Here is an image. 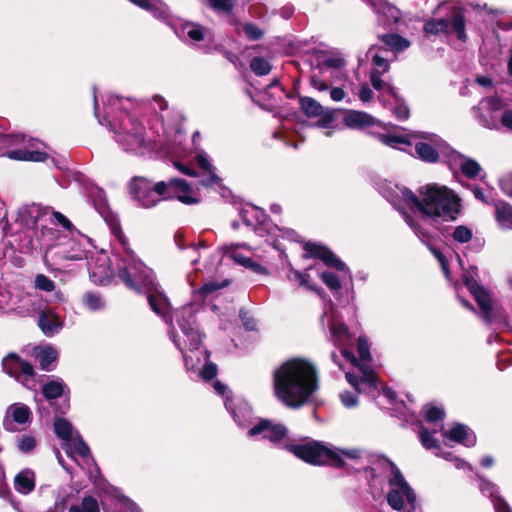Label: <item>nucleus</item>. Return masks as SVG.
I'll return each mask as SVG.
<instances>
[{
  "instance_id": "obj_1",
  "label": "nucleus",
  "mask_w": 512,
  "mask_h": 512,
  "mask_svg": "<svg viewBox=\"0 0 512 512\" xmlns=\"http://www.w3.org/2000/svg\"><path fill=\"white\" fill-rule=\"evenodd\" d=\"M110 229L118 246L114 248V265H116L118 277L125 285L138 293L147 294L148 303L154 313L161 316L167 323H171L170 303L166 295L159 290L155 282L152 270L139 260L128 247V241L124 236L117 220L111 219Z\"/></svg>"
},
{
  "instance_id": "obj_2",
  "label": "nucleus",
  "mask_w": 512,
  "mask_h": 512,
  "mask_svg": "<svg viewBox=\"0 0 512 512\" xmlns=\"http://www.w3.org/2000/svg\"><path fill=\"white\" fill-rule=\"evenodd\" d=\"M94 115L101 125L109 126L114 140L126 153L144 154L151 148V141L137 116L131 112L134 102L108 95L104 100L105 115L100 118L96 89L93 90Z\"/></svg>"
},
{
  "instance_id": "obj_3",
  "label": "nucleus",
  "mask_w": 512,
  "mask_h": 512,
  "mask_svg": "<svg viewBox=\"0 0 512 512\" xmlns=\"http://www.w3.org/2000/svg\"><path fill=\"white\" fill-rule=\"evenodd\" d=\"M329 330L334 344L341 349L343 357L359 366L361 376L346 372V379L354 387L357 393L367 394L377 405L382 408L394 410L398 415L406 418V421H413L416 418L414 411L408 407L403 400H397L396 394L389 388L380 390L376 376L365 364L360 365L353 352L346 349L351 343V334L347 326L338 321L334 314L329 319Z\"/></svg>"
},
{
  "instance_id": "obj_4",
  "label": "nucleus",
  "mask_w": 512,
  "mask_h": 512,
  "mask_svg": "<svg viewBox=\"0 0 512 512\" xmlns=\"http://www.w3.org/2000/svg\"><path fill=\"white\" fill-rule=\"evenodd\" d=\"M273 387L279 401L289 408L298 409L319 388L317 369L305 359H290L274 371Z\"/></svg>"
},
{
  "instance_id": "obj_5",
  "label": "nucleus",
  "mask_w": 512,
  "mask_h": 512,
  "mask_svg": "<svg viewBox=\"0 0 512 512\" xmlns=\"http://www.w3.org/2000/svg\"><path fill=\"white\" fill-rule=\"evenodd\" d=\"M195 314L196 307L193 304L183 306L174 314L185 337L184 342L189 347L188 352H185L173 330L169 331V336L175 346L182 352L186 369L197 372L203 380L209 381L217 375V366L209 362V352L202 346V334L197 327Z\"/></svg>"
},
{
  "instance_id": "obj_6",
  "label": "nucleus",
  "mask_w": 512,
  "mask_h": 512,
  "mask_svg": "<svg viewBox=\"0 0 512 512\" xmlns=\"http://www.w3.org/2000/svg\"><path fill=\"white\" fill-rule=\"evenodd\" d=\"M51 215L65 232L60 234L54 228L42 225L39 241L45 248V258L54 262L88 258L93 248L91 239L75 229L71 221L62 213L52 212Z\"/></svg>"
},
{
  "instance_id": "obj_7",
  "label": "nucleus",
  "mask_w": 512,
  "mask_h": 512,
  "mask_svg": "<svg viewBox=\"0 0 512 512\" xmlns=\"http://www.w3.org/2000/svg\"><path fill=\"white\" fill-rule=\"evenodd\" d=\"M372 490L384 491L387 484L386 500L396 511H403L419 503L414 489L406 481L404 475L394 462L383 455L372 458L371 466L366 470Z\"/></svg>"
},
{
  "instance_id": "obj_8",
  "label": "nucleus",
  "mask_w": 512,
  "mask_h": 512,
  "mask_svg": "<svg viewBox=\"0 0 512 512\" xmlns=\"http://www.w3.org/2000/svg\"><path fill=\"white\" fill-rule=\"evenodd\" d=\"M129 189L133 199L144 208L153 207L162 199L176 198L187 205L197 204L200 201L198 194L188 182L178 178L153 184L146 178L135 177Z\"/></svg>"
},
{
  "instance_id": "obj_9",
  "label": "nucleus",
  "mask_w": 512,
  "mask_h": 512,
  "mask_svg": "<svg viewBox=\"0 0 512 512\" xmlns=\"http://www.w3.org/2000/svg\"><path fill=\"white\" fill-rule=\"evenodd\" d=\"M396 195L403 199L409 209L424 221L437 224L448 216V188L438 184H427L418 190V195L405 187L396 186Z\"/></svg>"
},
{
  "instance_id": "obj_10",
  "label": "nucleus",
  "mask_w": 512,
  "mask_h": 512,
  "mask_svg": "<svg viewBox=\"0 0 512 512\" xmlns=\"http://www.w3.org/2000/svg\"><path fill=\"white\" fill-rule=\"evenodd\" d=\"M422 413L428 426L421 421L418 423V435L421 444L436 456L447 459L444 448L448 445V432L444 430L442 424L445 411L432 405H426L423 407Z\"/></svg>"
},
{
  "instance_id": "obj_11",
  "label": "nucleus",
  "mask_w": 512,
  "mask_h": 512,
  "mask_svg": "<svg viewBox=\"0 0 512 512\" xmlns=\"http://www.w3.org/2000/svg\"><path fill=\"white\" fill-rule=\"evenodd\" d=\"M45 144L38 139L28 138L24 134L0 133V150L2 155L12 160L44 162L48 155L44 151Z\"/></svg>"
},
{
  "instance_id": "obj_12",
  "label": "nucleus",
  "mask_w": 512,
  "mask_h": 512,
  "mask_svg": "<svg viewBox=\"0 0 512 512\" xmlns=\"http://www.w3.org/2000/svg\"><path fill=\"white\" fill-rule=\"evenodd\" d=\"M54 431L57 437L63 440L64 449L69 457L73 459L80 457L83 459L85 465L88 466L89 478L92 480L99 473V468L91 455L88 445L83 441L80 434L68 420L61 417L54 420Z\"/></svg>"
},
{
  "instance_id": "obj_13",
  "label": "nucleus",
  "mask_w": 512,
  "mask_h": 512,
  "mask_svg": "<svg viewBox=\"0 0 512 512\" xmlns=\"http://www.w3.org/2000/svg\"><path fill=\"white\" fill-rule=\"evenodd\" d=\"M287 449L296 457L313 465L332 464L342 466L343 464L337 451L318 441L307 440L299 444H290Z\"/></svg>"
},
{
  "instance_id": "obj_14",
  "label": "nucleus",
  "mask_w": 512,
  "mask_h": 512,
  "mask_svg": "<svg viewBox=\"0 0 512 512\" xmlns=\"http://www.w3.org/2000/svg\"><path fill=\"white\" fill-rule=\"evenodd\" d=\"M30 408L20 402L11 404L3 418V428L8 432H16L25 428L31 422Z\"/></svg>"
},
{
  "instance_id": "obj_15",
  "label": "nucleus",
  "mask_w": 512,
  "mask_h": 512,
  "mask_svg": "<svg viewBox=\"0 0 512 512\" xmlns=\"http://www.w3.org/2000/svg\"><path fill=\"white\" fill-rule=\"evenodd\" d=\"M465 285L481 310L483 319L488 323L493 322L496 318V314L494 313L493 300L489 291L474 279L467 278Z\"/></svg>"
},
{
  "instance_id": "obj_16",
  "label": "nucleus",
  "mask_w": 512,
  "mask_h": 512,
  "mask_svg": "<svg viewBox=\"0 0 512 512\" xmlns=\"http://www.w3.org/2000/svg\"><path fill=\"white\" fill-rule=\"evenodd\" d=\"M287 428L279 423H274L267 419H261L251 427L247 435L250 438L267 439L273 444H278L282 439L287 436Z\"/></svg>"
},
{
  "instance_id": "obj_17",
  "label": "nucleus",
  "mask_w": 512,
  "mask_h": 512,
  "mask_svg": "<svg viewBox=\"0 0 512 512\" xmlns=\"http://www.w3.org/2000/svg\"><path fill=\"white\" fill-rule=\"evenodd\" d=\"M3 370L11 377L22 383L33 380V366L25 360H22L16 354H9L2 360Z\"/></svg>"
},
{
  "instance_id": "obj_18",
  "label": "nucleus",
  "mask_w": 512,
  "mask_h": 512,
  "mask_svg": "<svg viewBox=\"0 0 512 512\" xmlns=\"http://www.w3.org/2000/svg\"><path fill=\"white\" fill-rule=\"evenodd\" d=\"M48 207H43L39 204L32 203L21 207L18 211V221L21 225L29 229L36 228L39 221H43L46 217L49 218L51 223L56 224L55 218L51 215Z\"/></svg>"
},
{
  "instance_id": "obj_19",
  "label": "nucleus",
  "mask_w": 512,
  "mask_h": 512,
  "mask_svg": "<svg viewBox=\"0 0 512 512\" xmlns=\"http://www.w3.org/2000/svg\"><path fill=\"white\" fill-rule=\"evenodd\" d=\"M304 249L309 257L322 260L327 266L333 267L339 271L346 270V264L336 257L328 248L316 243L308 242Z\"/></svg>"
},
{
  "instance_id": "obj_20",
  "label": "nucleus",
  "mask_w": 512,
  "mask_h": 512,
  "mask_svg": "<svg viewBox=\"0 0 512 512\" xmlns=\"http://www.w3.org/2000/svg\"><path fill=\"white\" fill-rule=\"evenodd\" d=\"M466 9L462 6L450 8V34H455L457 40L465 43L468 39L466 34Z\"/></svg>"
},
{
  "instance_id": "obj_21",
  "label": "nucleus",
  "mask_w": 512,
  "mask_h": 512,
  "mask_svg": "<svg viewBox=\"0 0 512 512\" xmlns=\"http://www.w3.org/2000/svg\"><path fill=\"white\" fill-rule=\"evenodd\" d=\"M108 257L102 254L96 261L94 266L90 265V278L94 283L107 285L113 276V270L108 265Z\"/></svg>"
},
{
  "instance_id": "obj_22",
  "label": "nucleus",
  "mask_w": 512,
  "mask_h": 512,
  "mask_svg": "<svg viewBox=\"0 0 512 512\" xmlns=\"http://www.w3.org/2000/svg\"><path fill=\"white\" fill-rule=\"evenodd\" d=\"M450 441L470 448L476 445L477 437L467 425L457 422L450 427Z\"/></svg>"
},
{
  "instance_id": "obj_23",
  "label": "nucleus",
  "mask_w": 512,
  "mask_h": 512,
  "mask_svg": "<svg viewBox=\"0 0 512 512\" xmlns=\"http://www.w3.org/2000/svg\"><path fill=\"white\" fill-rule=\"evenodd\" d=\"M38 326L46 336L51 337L61 330L63 322L52 310H48L40 313Z\"/></svg>"
},
{
  "instance_id": "obj_24",
  "label": "nucleus",
  "mask_w": 512,
  "mask_h": 512,
  "mask_svg": "<svg viewBox=\"0 0 512 512\" xmlns=\"http://www.w3.org/2000/svg\"><path fill=\"white\" fill-rule=\"evenodd\" d=\"M494 207V218L497 224L502 229L512 228V205L501 199H496L492 202Z\"/></svg>"
},
{
  "instance_id": "obj_25",
  "label": "nucleus",
  "mask_w": 512,
  "mask_h": 512,
  "mask_svg": "<svg viewBox=\"0 0 512 512\" xmlns=\"http://www.w3.org/2000/svg\"><path fill=\"white\" fill-rule=\"evenodd\" d=\"M414 138H425V136L420 132L404 135L380 134L378 136V139L382 144L396 149H404L406 146H411L412 139Z\"/></svg>"
},
{
  "instance_id": "obj_26",
  "label": "nucleus",
  "mask_w": 512,
  "mask_h": 512,
  "mask_svg": "<svg viewBox=\"0 0 512 512\" xmlns=\"http://www.w3.org/2000/svg\"><path fill=\"white\" fill-rule=\"evenodd\" d=\"M343 122L349 128L362 129L374 125L375 119L366 112L349 110L345 113Z\"/></svg>"
},
{
  "instance_id": "obj_27",
  "label": "nucleus",
  "mask_w": 512,
  "mask_h": 512,
  "mask_svg": "<svg viewBox=\"0 0 512 512\" xmlns=\"http://www.w3.org/2000/svg\"><path fill=\"white\" fill-rule=\"evenodd\" d=\"M423 30L428 37H446L448 35V13L426 21Z\"/></svg>"
},
{
  "instance_id": "obj_28",
  "label": "nucleus",
  "mask_w": 512,
  "mask_h": 512,
  "mask_svg": "<svg viewBox=\"0 0 512 512\" xmlns=\"http://www.w3.org/2000/svg\"><path fill=\"white\" fill-rule=\"evenodd\" d=\"M240 217L247 226L254 227L258 231V226L264 223L266 214L264 210L254 205H246L241 208Z\"/></svg>"
},
{
  "instance_id": "obj_29",
  "label": "nucleus",
  "mask_w": 512,
  "mask_h": 512,
  "mask_svg": "<svg viewBox=\"0 0 512 512\" xmlns=\"http://www.w3.org/2000/svg\"><path fill=\"white\" fill-rule=\"evenodd\" d=\"M387 50L377 46H371L367 52V57L370 58L373 70L371 72H377L384 74L389 70L390 64L387 59Z\"/></svg>"
},
{
  "instance_id": "obj_30",
  "label": "nucleus",
  "mask_w": 512,
  "mask_h": 512,
  "mask_svg": "<svg viewBox=\"0 0 512 512\" xmlns=\"http://www.w3.org/2000/svg\"><path fill=\"white\" fill-rule=\"evenodd\" d=\"M14 487L17 492L27 495L35 488V473L26 468L21 470L14 478Z\"/></svg>"
},
{
  "instance_id": "obj_31",
  "label": "nucleus",
  "mask_w": 512,
  "mask_h": 512,
  "mask_svg": "<svg viewBox=\"0 0 512 512\" xmlns=\"http://www.w3.org/2000/svg\"><path fill=\"white\" fill-rule=\"evenodd\" d=\"M379 39L387 47V51L390 50L394 53H400L410 47V41L399 34L387 33L379 36Z\"/></svg>"
},
{
  "instance_id": "obj_32",
  "label": "nucleus",
  "mask_w": 512,
  "mask_h": 512,
  "mask_svg": "<svg viewBox=\"0 0 512 512\" xmlns=\"http://www.w3.org/2000/svg\"><path fill=\"white\" fill-rule=\"evenodd\" d=\"M138 7L147 10L155 18L164 20L168 16L167 8L160 0H129Z\"/></svg>"
},
{
  "instance_id": "obj_33",
  "label": "nucleus",
  "mask_w": 512,
  "mask_h": 512,
  "mask_svg": "<svg viewBox=\"0 0 512 512\" xmlns=\"http://www.w3.org/2000/svg\"><path fill=\"white\" fill-rule=\"evenodd\" d=\"M69 391L67 385L60 378L48 381L42 386V394L47 400H53L61 397Z\"/></svg>"
},
{
  "instance_id": "obj_34",
  "label": "nucleus",
  "mask_w": 512,
  "mask_h": 512,
  "mask_svg": "<svg viewBox=\"0 0 512 512\" xmlns=\"http://www.w3.org/2000/svg\"><path fill=\"white\" fill-rule=\"evenodd\" d=\"M181 31L183 36H187L194 42H199L210 35V31L208 29L193 22L183 24Z\"/></svg>"
},
{
  "instance_id": "obj_35",
  "label": "nucleus",
  "mask_w": 512,
  "mask_h": 512,
  "mask_svg": "<svg viewBox=\"0 0 512 512\" xmlns=\"http://www.w3.org/2000/svg\"><path fill=\"white\" fill-rule=\"evenodd\" d=\"M37 357L39 358L41 368L46 371H51L52 364L58 358V353L57 350L52 346H47L41 349Z\"/></svg>"
},
{
  "instance_id": "obj_36",
  "label": "nucleus",
  "mask_w": 512,
  "mask_h": 512,
  "mask_svg": "<svg viewBox=\"0 0 512 512\" xmlns=\"http://www.w3.org/2000/svg\"><path fill=\"white\" fill-rule=\"evenodd\" d=\"M300 107L308 117H317L324 111L322 105L311 97L300 98Z\"/></svg>"
},
{
  "instance_id": "obj_37",
  "label": "nucleus",
  "mask_w": 512,
  "mask_h": 512,
  "mask_svg": "<svg viewBox=\"0 0 512 512\" xmlns=\"http://www.w3.org/2000/svg\"><path fill=\"white\" fill-rule=\"evenodd\" d=\"M415 151L418 157L426 162H436L438 160V152L430 145L424 142L415 144Z\"/></svg>"
},
{
  "instance_id": "obj_38",
  "label": "nucleus",
  "mask_w": 512,
  "mask_h": 512,
  "mask_svg": "<svg viewBox=\"0 0 512 512\" xmlns=\"http://www.w3.org/2000/svg\"><path fill=\"white\" fill-rule=\"evenodd\" d=\"M68 512H99V504L94 497L86 496L80 504L70 506Z\"/></svg>"
},
{
  "instance_id": "obj_39",
  "label": "nucleus",
  "mask_w": 512,
  "mask_h": 512,
  "mask_svg": "<svg viewBox=\"0 0 512 512\" xmlns=\"http://www.w3.org/2000/svg\"><path fill=\"white\" fill-rule=\"evenodd\" d=\"M460 170L468 179H475L481 171V166L476 160L465 157L460 165Z\"/></svg>"
},
{
  "instance_id": "obj_40",
  "label": "nucleus",
  "mask_w": 512,
  "mask_h": 512,
  "mask_svg": "<svg viewBox=\"0 0 512 512\" xmlns=\"http://www.w3.org/2000/svg\"><path fill=\"white\" fill-rule=\"evenodd\" d=\"M250 68L256 75L264 76L269 74L272 66L267 59L263 57H254L251 60Z\"/></svg>"
},
{
  "instance_id": "obj_41",
  "label": "nucleus",
  "mask_w": 512,
  "mask_h": 512,
  "mask_svg": "<svg viewBox=\"0 0 512 512\" xmlns=\"http://www.w3.org/2000/svg\"><path fill=\"white\" fill-rule=\"evenodd\" d=\"M36 446L37 440L35 439V437L31 435L23 434L19 436L17 439V448L22 453L28 454L32 452L36 448Z\"/></svg>"
},
{
  "instance_id": "obj_42",
  "label": "nucleus",
  "mask_w": 512,
  "mask_h": 512,
  "mask_svg": "<svg viewBox=\"0 0 512 512\" xmlns=\"http://www.w3.org/2000/svg\"><path fill=\"white\" fill-rule=\"evenodd\" d=\"M451 236L456 242L463 244L471 241L473 232L469 227L465 225H459L455 228Z\"/></svg>"
},
{
  "instance_id": "obj_43",
  "label": "nucleus",
  "mask_w": 512,
  "mask_h": 512,
  "mask_svg": "<svg viewBox=\"0 0 512 512\" xmlns=\"http://www.w3.org/2000/svg\"><path fill=\"white\" fill-rule=\"evenodd\" d=\"M84 304L89 310L96 311L104 307V302L100 295L88 292L83 297Z\"/></svg>"
},
{
  "instance_id": "obj_44",
  "label": "nucleus",
  "mask_w": 512,
  "mask_h": 512,
  "mask_svg": "<svg viewBox=\"0 0 512 512\" xmlns=\"http://www.w3.org/2000/svg\"><path fill=\"white\" fill-rule=\"evenodd\" d=\"M381 75L380 73H377V72H371V75H370V80H371V84L372 86L374 87V89L380 91L384 88L387 89V91L393 96V97H396V91H395V88L390 85V84H386L382 79H381Z\"/></svg>"
},
{
  "instance_id": "obj_45",
  "label": "nucleus",
  "mask_w": 512,
  "mask_h": 512,
  "mask_svg": "<svg viewBox=\"0 0 512 512\" xmlns=\"http://www.w3.org/2000/svg\"><path fill=\"white\" fill-rule=\"evenodd\" d=\"M239 245L232 244L227 248V253L229 256L238 264L248 267L249 264H252V259L250 257L242 255L237 248Z\"/></svg>"
},
{
  "instance_id": "obj_46",
  "label": "nucleus",
  "mask_w": 512,
  "mask_h": 512,
  "mask_svg": "<svg viewBox=\"0 0 512 512\" xmlns=\"http://www.w3.org/2000/svg\"><path fill=\"white\" fill-rule=\"evenodd\" d=\"M208 3L219 13H229L235 6L236 0H208Z\"/></svg>"
},
{
  "instance_id": "obj_47",
  "label": "nucleus",
  "mask_w": 512,
  "mask_h": 512,
  "mask_svg": "<svg viewBox=\"0 0 512 512\" xmlns=\"http://www.w3.org/2000/svg\"><path fill=\"white\" fill-rule=\"evenodd\" d=\"M462 209L460 197L450 189V221H455Z\"/></svg>"
},
{
  "instance_id": "obj_48",
  "label": "nucleus",
  "mask_w": 512,
  "mask_h": 512,
  "mask_svg": "<svg viewBox=\"0 0 512 512\" xmlns=\"http://www.w3.org/2000/svg\"><path fill=\"white\" fill-rule=\"evenodd\" d=\"M228 285V281L225 280L222 283L209 281L202 285V287L199 289V293L203 297H207L217 291L218 289H221Z\"/></svg>"
},
{
  "instance_id": "obj_49",
  "label": "nucleus",
  "mask_w": 512,
  "mask_h": 512,
  "mask_svg": "<svg viewBox=\"0 0 512 512\" xmlns=\"http://www.w3.org/2000/svg\"><path fill=\"white\" fill-rule=\"evenodd\" d=\"M394 114L399 120H406L409 117L410 111L408 106L396 95Z\"/></svg>"
},
{
  "instance_id": "obj_50",
  "label": "nucleus",
  "mask_w": 512,
  "mask_h": 512,
  "mask_svg": "<svg viewBox=\"0 0 512 512\" xmlns=\"http://www.w3.org/2000/svg\"><path fill=\"white\" fill-rule=\"evenodd\" d=\"M321 279L332 291H337L341 287L339 278L333 272H323Z\"/></svg>"
},
{
  "instance_id": "obj_51",
  "label": "nucleus",
  "mask_w": 512,
  "mask_h": 512,
  "mask_svg": "<svg viewBox=\"0 0 512 512\" xmlns=\"http://www.w3.org/2000/svg\"><path fill=\"white\" fill-rule=\"evenodd\" d=\"M118 504L120 512H141L137 504L126 496H120Z\"/></svg>"
},
{
  "instance_id": "obj_52",
  "label": "nucleus",
  "mask_w": 512,
  "mask_h": 512,
  "mask_svg": "<svg viewBox=\"0 0 512 512\" xmlns=\"http://www.w3.org/2000/svg\"><path fill=\"white\" fill-rule=\"evenodd\" d=\"M35 286L37 289L47 292H50L55 288L54 282L49 277L43 274H39L36 276Z\"/></svg>"
},
{
  "instance_id": "obj_53",
  "label": "nucleus",
  "mask_w": 512,
  "mask_h": 512,
  "mask_svg": "<svg viewBox=\"0 0 512 512\" xmlns=\"http://www.w3.org/2000/svg\"><path fill=\"white\" fill-rule=\"evenodd\" d=\"M243 31L250 40H258L262 38L264 34L263 30L253 23L244 24Z\"/></svg>"
},
{
  "instance_id": "obj_54",
  "label": "nucleus",
  "mask_w": 512,
  "mask_h": 512,
  "mask_svg": "<svg viewBox=\"0 0 512 512\" xmlns=\"http://www.w3.org/2000/svg\"><path fill=\"white\" fill-rule=\"evenodd\" d=\"M341 403L346 408H353L357 406L358 404V397L357 393L350 392V391H344L339 394Z\"/></svg>"
},
{
  "instance_id": "obj_55",
  "label": "nucleus",
  "mask_w": 512,
  "mask_h": 512,
  "mask_svg": "<svg viewBox=\"0 0 512 512\" xmlns=\"http://www.w3.org/2000/svg\"><path fill=\"white\" fill-rule=\"evenodd\" d=\"M206 246L203 243H199L198 245L191 243L187 248V258L190 259L192 265H196L199 256H200V249H204Z\"/></svg>"
},
{
  "instance_id": "obj_56",
  "label": "nucleus",
  "mask_w": 512,
  "mask_h": 512,
  "mask_svg": "<svg viewBox=\"0 0 512 512\" xmlns=\"http://www.w3.org/2000/svg\"><path fill=\"white\" fill-rule=\"evenodd\" d=\"M429 249L435 258L439 261L445 278H448V263L444 253L439 248L434 246H429Z\"/></svg>"
},
{
  "instance_id": "obj_57",
  "label": "nucleus",
  "mask_w": 512,
  "mask_h": 512,
  "mask_svg": "<svg viewBox=\"0 0 512 512\" xmlns=\"http://www.w3.org/2000/svg\"><path fill=\"white\" fill-rule=\"evenodd\" d=\"M358 353L362 362H368L371 358L368 342L363 337L358 338Z\"/></svg>"
},
{
  "instance_id": "obj_58",
  "label": "nucleus",
  "mask_w": 512,
  "mask_h": 512,
  "mask_svg": "<svg viewBox=\"0 0 512 512\" xmlns=\"http://www.w3.org/2000/svg\"><path fill=\"white\" fill-rule=\"evenodd\" d=\"M492 502L495 512H512V508L503 497L492 495Z\"/></svg>"
},
{
  "instance_id": "obj_59",
  "label": "nucleus",
  "mask_w": 512,
  "mask_h": 512,
  "mask_svg": "<svg viewBox=\"0 0 512 512\" xmlns=\"http://www.w3.org/2000/svg\"><path fill=\"white\" fill-rule=\"evenodd\" d=\"M198 165L206 172L215 170V167L210 163L209 156L205 152H199L196 156Z\"/></svg>"
},
{
  "instance_id": "obj_60",
  "label": "nucleus",
  "mask_w": 512,
  "mask_h": 512,
  "mask_svg": "<svg viewBox=\"0 0 512 512\" xmlns=\"http://www.w3.org/2000/svg\"><path fill=\"white\" fill-rule=\"evenodd\" d=\"M221 179L215 173V170L207 172V175L200 180V184L204 187L219 185Z\"/></svg>"
},
{
  "instance_id": "obj_61",
  "label": "nucleus",
  "mask_w": 512,
  "mask_h": 512,
  "mask_svg": "<svg viewBox=\"0 0 512 512\" xmlns=\"http://www.w3.org/2000/svg\"><path fill=\"white\" fill-rule=\"evenodd\" d=\"M499 186L505 195L512 197V173L503 177L500 180Z\"/></svg>"
},
{
  "instance_id": "obj_62",
  "label": "nucleus",
  "mask_w": 512,
  "mask_h": 512,
  "mask_svg": "<svg viewBox=\"0 0 512 512\" xmlns=\"http://www.w3.org/2000/svg\"><path fill=\"white\" fill-rule=\"evenodd\" d=\"M319 120L317 121V126L321 128H330L332 122L334 121V116L330 111H323L319 116Z\"/></svg>"
},
{
  "instance_id": "obj_63",
  "label": "nucleus",
  "mask_w": 512,
  "mask_h": 512,
  "mask_svg": "<svg viewBox=\"0 0 512 512\" xmlns=\"http://www.w3.org/2000/svg\"><path fill=\"white\" fill-rule=\"evenodd\" d=\"M472 192L477 200L481 201L486 205H492V202L496 200L495 198L487 197L483 192L482 188H480L479 186H474Z\"/></svg>"
},
{
  "instance_id": "obj_64",
  "label": "nucleus",
  "mask_w": 512,
  "mask_h": 512,
  "mask_svg": "<svg viewBox=\"0 0 512 512\" xmlns=\"http://www.w3.org/2000/svg\"><path fill=\"white\" fill-rule=\"evenodd\" d=\"M500 121L504 127L512 131V110H505L501 116Z\"/></svg>"
}]
</instances>
